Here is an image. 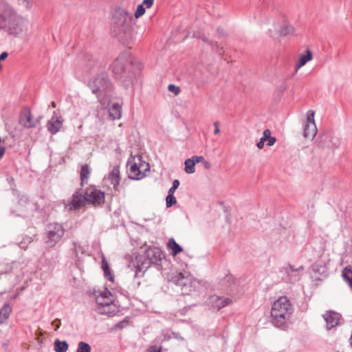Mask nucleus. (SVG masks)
I'll return each mask as SVG.
<instances>
[{
	"label": "nucleus",
	"instance_id": "nucleus-38",
	"mask_svg": "<svg viewBox=\"0 0 352 352\" xmlns=\"http://www.w3.org/2000/svg\"><path fill=\"white\" fill-rule=\"evenodd\" d=\"M161 351H162V347L157 346L156 345L151 346L146 350V352H161Z\"/></svg>",
	"mask_w": 352,
	"mask_h": 352
},
{
	"label": "nucleus",
	"instance_id": "nucleus-17",
	"mask_svg": "<svg viewBox=\"0 0 352 352\" xmlns=\"http://www.w3.org/2000/svg\"><path fill=\"white\" fill-rule=\"evenodd\" d=\"M63 121L62 117L54 111L53 116L47 122V127L49 132L52 134H56L58 133L62 127Z\"/></svg>",
	"mask_w": 352,
	"mask_h": 352
},
{
	"label": "nucleus",
	"instance_id": "nucleus-25",
	"mask_svg": "<svg viewBox=\"0 0 352 352\" xmlns=\"http://www.w3.org/2000/svg\"><path fill=\"white\" fill-rule=\"evenodd\" d=\"M68 344L66 341L56 340L54 343V348L56 352H66L68 349Z\"/></svg>",
	"mask_w": 352,
	"mask_h": 352
},
{
	"label": "nucleus",
	"instance_id": "nucleus-8",
	"mask_svg": "<svg viewBox=\"0 0 352 352\" xmlns=\"http://www.w3.org/2000/svg\"><path fill=\"white\" fill-rule=\"evenodd\" d=\"M169 281L181 287L184 294H187L191 291V287L195 282L194 278L187 272H175L169 274L168 276Z\"/></svg>",
	"mask_w": 352,
	"mask_h": 352
},
{
	"label": "nucleus",
	"instance_id": "nucleus-5",
	"mask_svg": "<svg viewBox=\"0 0 352 352\" xmlns=\"http://www.w3.org/2000/svg\"><path fill=\"white\" fill-rule=\"evenodd\" d=\"M292 314L289 300L286 296H281L276 300L271 309L272 323L277 327L283 328Z\"/></svg>",
	"mask_w": 352,
	"mask_h": 352
},
{
	"label": "nucleus",
	"instance_id": "nucleus-15",
	"mask_svg": "<svg viewBox=\"0 0 352 352\" xmlns=\"http://www.w3.org/2000/svg\"><path fill=\"white\" fill-rule=\"evenodd\" d=\"M304 267L302 266L295 268L294 266L289 265L285 270V275L283 279L289 283H295L300 278V272Z\"/></svg>",
	"mask_w": 352,
	"mask_h": 352
},
{
	"label": "nucleus",
	"instance_id": "nucleus-7",
	"mask_svg": "<svg viewBox=\"0 0 352 352\" xmlns=\"http://www.w3.org/2000/svg\"><path fill=\"white\" fill-rule=\"evenodd\" d=\"M65 233L62 223L52 222L47 224L45 229V243L49 248H54L60 242Z\"/></svg>",
	"mask_w": 352,
	"mask_h": 352
},
{
	"label": "nucleus",
	"instance_id": "nucleus-52",
	"mask_svg": "<svg viewBox=\"0 0 352 352\" xmlns=\"http://www.w3.org/2000/svg\"><path fill=\"white\" fill-rule=\"evenodd\" d=\"M52 107L55 108L56 107V103L54 102H53L52 103Z\"/></svg>",
	"mask_w": 352,
	"mask_h": 352
},
{
	"label": "nucleus",
	"instance_id": "nucleus-13",
	"mask_svg": "<svg viewBox=\"0 0 352 352\" xmlns=\"http://www.w3.org/2000/svg\"><path fill=\"white\" fill-rule=\"evenodd\" d=\"M19 122L26 129L36 127L38 124V120L33 119L30 109L28 107L24 108L21 111Z\"/></svg>",
	"mask_w": 352,
	"mask_h": 352
},
{
	"label": "nucleus",
	"instance_id": "nucleus-2",
	"mask_svg": "<svg viewBox=\"0 0 352 352\" xmlns=\"http://www.w3.org/2000/svg\"><path fill=\"white\" fill-rule=\"evenodd\" d=\"M28 28V20L18 15L8 3H0V29L10 35L19 36Z\"/></svg>",
	"mask_w": 352,
	"mask_h": 352
},
{
	"label": "nucleus",
	"instance_id": "nucleus-49",
	"mask_svg": "<svg viewBox=\"0 0 352 352\" xmlns=\"http://www.w3.org/2000/svg\"><path fill=\"white\" fill-rule=\"evenodd\" d=\"M100 294H102L103 296H110L111 298V292L108 290L102 292Z\"/></svg>",
	"mask_w": 352,
	"mask_h": 352
},
{
	"label": "nucleus",
	"instance_id": "nucleus-34",
	"mask_svg": "<svg viewBox=\"0 0 352 352\" xmlns=\"http://www.w3.org/2000/svg\"><path fill=\"white\" fill-rule=\"evenodd\" d=\"M73 245H74V252L76 256H79V254H84L85 250L82 245H80L77 242H74Z\"/></svg>",
	"mask_w": 352,
	"mask_h": 352
},
{
	"label": "nucleus",
	"instance_id": "nucleus-10",
	"mask_svg": "<svg viewBox=\"0 0 352 352\" xmlns=\"http://www.w3.org/2000/svg\"><path fill=\"white\" fill-rule=\"evenodd\" d=\"M85 194L87 204L98 206L104 203V193L94 186L87 188Z\"/></svg>",
	"mask_w": 352,
	"mask_h": 352
},
{
	"label": "nucleus",
	"instance_id": "nucleus-44",
	"mask_svg": "<svg viewBox=\"0 0 352 352\" xmlns=\"http://www.w3.org/2000/svg\"><path fill=\"white\" fill-rule=\"evenodd\" d=\"M52 324L54 326L55 330H57L60 326V321L58 319H56L52 322Z\"/></svg>",
	"mask_w": 352,
	"mask_h": 352
},
{
	"label": "nucleus",
	"instance_id": "nucleus-1",
	"mask_svg": "<svg viewBox=\"0 0 352 352\" xmlns=\"http://www.w3.org/2000/svg\"><path fill=\"white\" fill-rule=\"evenodd\" d=\"M133 14L123 8H116L111 20V31L124 45L131 43L133 38Z\"/></svg>",
	"mask_w": 352,
	"mask_h": 352
},
{
	"label": "nucleus",
	"instance_id": "nucleus-40",
	"mask_svg": "<svg viewBox=\"0 0 352 352\" xmlns=\"http://www.w3.org/2000/svg\"><path fill=\"white\" fill-rule=\"evenodd\" d=\"M170 333L172 334V336L175 339H176L177 340H181V341L184 340V338L182 336H181V335L179 333L170 331Z\"/></svg>",
	"mask_w": 352,
	"mask_h": 352
},
{
	"label": "nucleus",
	"instance_id": "nucleus-29",
	"mask_svg": "<svg viewBox=\"0 0 352 352\" xmlns=\"http://www.w3.org/2000/svg\"><path fill=\"white\" fill-rule=\"evenodd\" d=\"M113 302L112 298L110 296H103L102 294H100L96 298V302L102 306H108Z\"/></svg>",
	"mask_w": 352,
	"mask_h": 352
},
{
	"label": "nucleus",
	"instance_id": "nucleus-41",
	"mask_svg": "<svg viewBox=\"0 0 352 352\" xmlns=\"http://www.w3.org/2000/svg\"><path fill=\"white\" fill-rule=\"evenodd\" d=\"M267 145L268 146H272L276 142V138L274 137H272L271 135H269V138H267Z\"/></svg>",
	"mask_w": 352,
	"mask_h": 352
},
{
	"label": "nucleus",
	"instance_id": "nucleus-12",
	"mask_svg": "<svg viewBox=\"0 0 352 352\" xmlns=\"http://www.w3.org/2000/svg\"><path fill=\"white\" fill-rule=\"evenodd\" d=\"M129 164V177L133 179H140L145 176V173L142 171L141 168L144 170H148L150 168L149 164L147 163H142L138 165L135 162H132L131 160L128 161V165Z\"/></svg>",
	"mask_w": 352,
	"mask_h": 352
},
{
	"label": "nucleus",
	"instance_id": "nucleus-6",
	"mask_svg": "<svg viewBox=\"0 0 352 352\" xmlns=\"http://www.w3.org/2000/svg\"><path fill=\"white\" fill-rule=\"evenodd\" d=\"M87 85L98 98L107 96L112 90V83L106 72L94 76Z\"/></svg>",
	"mask_w": 352,
	"mask_h": 352
},
{
	"label": "nucleus",
	"instance_id": "nucleus-32",
	"mask_svg": "<svg viewBox=\"0 0 352 352\" xmlns=\"http://www.w3.org/2000/svg\"><path fill=\"white\" fill-rule=\"evenodd\" d=\"M269 135H271L270 130L265 129L263 131V136L260 139L259 142L256 144V146L258 148L261 149L263 148L265 142H266L267 138H269Z\"/></svg>",
	"mask_w": 352,
	"mask_h": 352
},
{
	"label": "nucleus",
	"instance_id": "nucleus-42",
	"mask_svg": "<svg viewBox=\"0 0 352 352\" xmlns=\"http://www.w3.org/2000/svg\"><path fill=\"white\" fill-rule=\"evenodd\" d=\"M214 135H218L219 133H220V130H219V121H215L214 122Z\"/></svg>",
	"mask_w": 352,
	"mask_h": 352
},
{
	"label": "nucleus",
	"instance_id": "nucleus-56",
	"mask_svg": "<svg viewBox=\"0 0 352 352\" xmlns=\"http://www.w3.org/2000/svg\"><path fill=\"white\" fill-rule=\"evenodd\" d=\"M204 41L207 42V41H208V40H206V39L204 38Z\"/></svg>",
	"mask_w": 352,
	"mask_h": 352
},
{
	"label": "nucleus",
	"instance_id": "nucleus-47",
	"mask_svg": "<svg viewBox=\"0 0 352 352\" xmlns=\"http://www.w3.org/2000/svg\"><path fill=\"white\" fill-rule=\"evenodd\" d=\"M8 56V52H3L0 54V61L5 60Z\"/></svg>",
	"mask_w": 352,
	"mask_h": 352
},
{
	"label": "nucleus",
	"instance_id": "nucleus-43",
	"mask_svg": "<svg viewBox=\"0 0 352 352\" xmlns=\"http://www.w3.org/2000/svg\"><path fill=\"white\" fill-rule=\"evenodd\" d=\"M153 1L154 0H144L142 4L149 8L153 6Z\"/></svg>",
	"mask_w": 352,
	"mask_h": 352
},
{
	"label": "nucleus",
	"instance_id": "nucleus-18",
	"mask_svg": "<svg viewBox=\"0 0 352 352\" xmlns=\"http://www.w3.org/2000/svg\"><path fill=\"white\" fill-rule=\"evenodd\" d=\"M312 53L309 50H306L304 53L299 56L298 60L296 65V70H298L304 66L307 62L312 59Z\"/></svg>",
	"mask_w": 352,
	"mask_h": 352
},
{
	"label": "nucleus",
	"instance_id": "nucleus-53",
	"mask_svg": "<svg viewBox=\"0 0 352 352\" xmlns=\"http://www.w3.org/2000/svg\"><path fill=\"white\" fill-rule=\"evenodd\" d=\"M19 1H21V2H23V3L26 2V1H27V2H28V0H19Z\"/></svg>",
	"mask_w": 352,
	"mask_h": 352
},
{
	"label": "nucleus",
	"instance_id": "nucleus-14",
	"mask_svg": "<svg viewBox=\"0 0 352 352\" xmlns=\"http://www.w3.org/2000/svg\"><path fill=\"white\" fill-rule=\"evenodd\" d=\"M87 203L85 194L80 191H76L72 197V199L67 204L69 210H77Z\"/></svg>",
	"mask_w": 352,
	"mask_h": 352
},
{
	"label": "nucleus",
	"instance_id": "nucleus-28",
	"mask_svg": "<svg viewBox=\"0 0 352 352\" xmlns=\"http://www.w3.org/2000/svg\"><path fill=\"white\" fill-rule=\"evenodd\" d=\"M278 31L280 36H286L294 34V28L293 26L289 24H285L280 28V29Z\"/></svg>",
	"mask_w": 352,
	"mask_h": 352
},
{
	"label": "nucleus",
	"instance_id": "nucleus-55",
	"mask_svg": "<svg viewBox=\"0 0 352 352\" xmlns=\"http://www.w3.org/2000/svg\"><path fill=\"white\" fill-rule=\"evenodd\" d=\"M350 340H351V347H352V336L351 337V339H350Z\"/></svg>",
	"mask_w": 352,
	"mask_h": 352
},
{
	"label": "nucleus",
	"instance_id": "nucleus-30",
	"mask_svg": "<svg viewBox=\"0 0 352 352\" xmlns=\"http://www.w3.org/2000/svg\"><path fill=\"white\" fill-rule=\"evenodd\" d=\"M184 164H185L184 170H185L186 173H187L188 174H192L195 172V164L191 160V158H188V159L186 160Z\"/></svg>",
	"mask_w": 352,
	"mask_h": 352
},
{
	"label": "nucleus",
	"instance_id": "nucleus-48",
	"mask_svg": "<svg viewBox=\"0 0 352 352\" xmlns=\"http://www.w3.org/2000/svg\"><path fill=\"white\" fill-rule=\"evenodd\" d=\"M172 337V334L170 333V331H167L165 334H164V338L165 339H170Z\"/></svg>",
	"mask_w": 352,
	"mask_h": 352
},
{
	"label": "nucleus",
	"instance_id": "nucleus-54",
	"mask_svg": "<svg viewBox=\"0 0 352 352\" xmlns=\"http://www.w3.org/2000/svg\"><path fill=\"white\" fill-rule=\"evenodd\" d=\"M270 36H271V37H274V36H275V35H274V34H272V33H270Z\"/></svg>",
	"mask_w": 352,
	"mask_h": 352
},
{
	"label": "nucleus",
	"instance_id": "nucleus-35",
	"mask_svg": "<svg viewBox=\"0 0 352 352\" xmlns=\"http://www.w3.org/2000/svg\"><path fill=\"white\" fill-rule=\"evenodd\" d=\"M144 13H145V8H144V6L142 4L138 5L137 10L135 12V17L136 19H138L140 16H142Z\"/></svg>",
	"mask_w": 352,
	"mask_h": 352
},
{
	"label": "nucleus",
	"instance_id": "nucleus-45",
	"mask_svg": "<svg viewBox=\"0 0 352 352\" xmlns=\"http://www.w3.org/2000/svg\"><path fill=\"white\" fill-rule=\"evenodd\" d=\"M1 142V138H0V142ZM6 148L4 146H0V160L3 157L5 153Z\"/></svg>",
	"mask_w": 352,
	"mask_h": 352
},
{
	"label": "nucleus",
	"instance_id": "nucleus-37",
	"mask_svg": "<svg viewBox=\"0 0 352 352\" xmlns=\"http://www.w3.org/2000/svg\"><path fill=\"white\" fill-rule=\"evenodd\" d=\"M179 181L178 179L173 180V186L168 190V192H171V193L174 194L175 190L179 187Z\"/></svg>",
	"mask_w": 352,
	"mask_h": 352
},
{
	"label": "nucleus",
	"instance_id": "nucleus-16",
	"mask_svg": "<svg viewBox=\"0 0 352 352\" xmlns=\"http://www.w3.org/2000/svg\"><path fill=\"white\" fill-rule=\"evenodd\" d=\"M323 318L326 321V327L327 330H330L339 324L341 316L333 311H329L323 315Z\"/></svg>",
	"mask_w": 352,
	"mask_h": 352
},
{
	"label": "nucleus",
	"instance_id": "nucleus-51",
	"mask_svg": "<svg viewBox=\"0 0 352 352\" xmlns=\"http://www.w3.org/2000/svg\"><path fill=\"white\" fill-rule=\"evenodd\" d=\"M42 118V116H39L36 119H34V120H38V124L40 122L41 119Z\"/></svg>",
	"mask_w": 352,
	"mask_h": 352
},
{
	"label": "nucleus",
	"instance_id": "nucleus-23",
	"mask_svg": "<svg viewBox=\"0 0 352 352\" xmlns=\"http://www.w3.org/2000/svg\"><path fill=\"white\" fill-rule=\"evenodd\" d=\"M168 248L171 250L172 254L175 256L183 251L182 248L175 241L173 238L168 240Z\"/></svg>",
	"mask_w": 352,
	"mask_h": 352
},
{
	"label": "nucleus",
	"instance_id": "nucleus-11",
	"mask_svg": "<svg viewBox=\"0 0 352 352\" xmlns=\"http://www.w3.org/2000/svg\"><path fill=\"white\" fill-rule=\"evenodd\" d=\"M317 133V127L314 121V111L309 110L307 112V120L304 125L303 135L306 138L313 140Z\"/></svg>",
	"mask_w": 352,
	"mask_h": 352
},
{
	"label": "nucleus",
	"instance_id": "nucleus-50",
	"mask_svg": "<svg viewBox=\"0 0 352 352\" xmlns=\"http://www.w3.org/2000/svg\"><path fill=\"white\" fill-rule=\"evenodd\" d=\"M203 163L204 164V167L207 169L210 168V162H208V161H206L204 160V161H203Z\"/></svg>",
	"mask_w": 352,
	"mask_h": 352
},
{
	"label": "nucleus",
	"instance_id": "nucleus-36",
	"mask_svg": "<svg viewBox=\"0 0 352 352\" xmlns=\"http://www.w3.org/2000/svg\"><path fill=\"white\" fill-rule=\"evenodd\" d=\"M168 90L170 92L173 93L175 96L178 95L181 91L179 87H177L173 84H170L168 86Z\"/></svg>",
	"mask_w": 352,
	"mask_h": 352
},
{
	"label": "nucleus",
	"instance_id": "nucleus-24",
	"mask_svg": "<svg viewBox=\"0 0 352 352\" xmlns=\"http://www.w3.org/2000/svg\"><path fill=\"white\" fill-rule=\"evenodd\" d=\"M11 312V306L9 303H6L0 309V324L9 318Z\"/></svg>",
	"mask_w": 352,
	"mask_h": 352
},
{
	"label": "nucleus",
	"instance_id": "nucleus-22",
	"mask_svg": "<svg viewBox=\"0 0 352 352\" xmlns=\"http://www.w3.org/2000/svg\"><path fill=\"white\" fill-rule=\"evenodd\" d=\"M342 276L343 279L348 283L350 288L352 289V266L347 265L342 272Z\"/></svg>",
	"mask_w": 352,
	"mask_h": 352
},
{
	"label": "nucleus",
	"instance_id": "nucleus-31",
	"mask_svg": "<svg viewBox=\"0 0 352 352\" xmlns=\"http://www.w3.org/2000/svg\"><path fill=\"white\" fill-rule=\"evenodd\" d=\"M91 346L83 341H80L78 344V348L76 352H91Z\"/></svg>",
	"mask_w": 352,
	"mask_h": 352
},
{
	"label": "nucleus",
	"instance_id": "nucleus-3",
	"mask_svg": "<svg viewBox=\"0 0 352 352\" xmlns=\"http://www.w3.org/2000/svg\"><path fill=\"white\" fill-rule=\"evenodd\" d=\"M145 255L146 258L140 255L135 256L128 265V267L135 272V278L143 276L151 265L155 266L157 270L162 267V261L165 260V256L160 248L150 247L145 251Z\"/></svg>",
	"mask_w": 352,
	"mask_h": 352
},
{
	"label": "nucleus",
	"instance_id": "nucleus-46",
	"mask_svg": "<svg viewBox=\"0 0 352 352\" xmlns=\"http://www.w3.org/2000/svg\"><path fill=\"white\" fill-rule=\"evenodd\" d=\"M217 33L219 34V35L220 36H226V32H225L224 30L221 28H219L217 29Z\"/></svg>",
	"mask_w": 352,
	"mask_h": 352
},
{
	"label": "nucleus",
	"instance_id": "nucleus-21",
	"mask_svg": "<svg viewBox=\"0 0 352 352\" xmlns=\"http://www.w3.org/2000/svg\"><path fill=\"white\" fill-rule=\"evenodd\" d=\"M121 109L122 107L118 102L113 103L109 110V116L113 120L120 119L122 117Z\"/></svg>",
	"mask_w": 352,
	"mask_h": 352
},
{
	"label": "nucleus",
	"instance_id": "nucleus-19",
	"mask_svg": "<svg viewBox=\"0 0 352 352\" xmlns=\"http://www.w3.org/2000/svg\"><path fill=\"white\" fill-rule=\"evenodd\" d=\"M212 301L213 302V306L217 308L218 310L231 303V300L230 298L219 296L212 297Z\"/></svg>",
	"mask_w": 352,
	"mask_h": 352
},
{
	"label": "nucleus",
	"instance_id": "nucleus-20",
	"mask_svg": "<svg viewBox=\"0 0 352 352\" xmlns=\"http://www.w3.org/2000/svg\"><path fill=\"white\" fill-rule=\"evenodd\" d=\"M109 179H110L111 184L113 185L114 188H116L119 186L120 177V171L118 166L113 168L109 174Z\"/></svg>",
	"mask_w": 352,
	"mask_h": 352
},
{
	"label": "nucleus",
	"instance_id": "nucleus-4",
	"mask_svg": "<svg viewBox=\"0 0 352 352\" xmlns=\"http://www.w3.org/2000/svg\"><path fill=\"white\" fill-rule=\"evenodd\" d=\"M133 64V61L131 54L129 52H124L111 65L112 72L115 78L122 80L125 87H128L132 83L133 75L129 72V69L132 67Z\"/></svg>",
	"mask_w": 352,
	"mask_h": 352
},
{
	"label": "nucleus",
	"instance_id": "nucleus-33",
	"mask_svg": "<svg viewBox=\"0 0 352 352\" xmlns=\"http://www.w3.org/2000/svg\"><path fill=\"white\" fill-rule=\"evenodd\" d=\"M166 207L170 208L176 204L177 200L174 196V194L168 192V195L166 198Z\"/></svg>",
	"mask_w": 352,
	"mask_h": 352
},
{
	"label": "nucleus",
	"instance_id": "nucleus-27",
	"mask_svg": "<svg viewBox=\"0 0 352 352\" xmlns=\"http://www.w3.org/2000/svg\"><path fill=\"white\" fill-rule=\"evenodd\" d=\"M101 264H102V270L104 271V276L109 280L113 282V279H114V277H113V276L111 274V273L110 272L109 264H108V263L106 261L104 257L102 258Z\"/></svg>",
	"mask_w": 352,
	"mask_h": 352
},
{
	"label": "nucleus",
	"instance_id": "nucleus-26",
	"mask_svg": "<svg viewBox=\"0 0 352 352\" xmlns=\"http://www.w3.org/2000/svg\"><path fill=\"white\" fill-rule=\"evenodd\" d=\"M89 174L90 168L89 166L87 164L82 166L80 169V180L82 186H83L84 183L87 182Z\"/></svg>",
	"mask_w": 352,
	"mask_h": 352
},
{
	"label": "nucleus",
	"instance_id": "nucleus-39",
	"mask_svg": "<svg viewBox=\"0 0 352 352\" xmlns=\"http://www.w3.org/2000/svg\"><path fill=\"white\" fill-rule=\"evenodd\" d=\"M191 160L196 164L197 163H199V162H203V161H204V157L203 156L194 155L191 157Z\"/></svg>",
	"mask_w": 352,
	"mask_h": 352
},
{
	"label": "nucleus",
	"instance_id": "nucleus-9",
	"mask_svg": "<svg viewBox=\"0 0 352 352\" xmlns=\"http://www.w3.org/2000/svg\"><path fill=\"white\" fill-rule=\"evenodd\" d=\"M316 142L320 148L336 149L340 146L341 139L331 131H325L318 137Z\"/></svg>",
	"mask_w": 352,
	"mask_h": 352
}]
</instances>
